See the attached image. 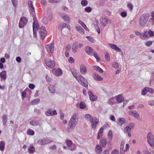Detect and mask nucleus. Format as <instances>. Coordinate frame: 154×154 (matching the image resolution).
<instances>
[{
	"label": "nucleus",
	"instance_id": "f8f14e48",
	"mask_svg": "<svg viewBox=\"0 0 154 154\" xmlns=\"http://www.w3.org/2000/svg\"><path fill=\"white\" fill-rule=\"evenodd\" d=\"M52 72L54 74L58 76H60L62 74V71L60 68L54 69L52 70Z\"/></svg>",
	"mask_w": 154,
	"mask_h": 154
},
{
	"label": "nucleus",
	"instance_id": "de8ad7c7",
	"mask_svg": "<svg viewBox=\"0 0 154 154\" xmlns=\"http://www.w3.org/2000/svg\"><path fill=\"white\" fill-rule=\"evenodd\" d=\"M112 133L111 131H109L108 134V138L110 140H111L112 138Z\"/></svg>",
	"mask_w": 154,
	"mask_h": 154
},
{
	"label": "nucleus",
	"instance_id": "37998d69",
	"mask_svg": "<svg viewBox=\"0 0 154 154\" xmlns=\"http://www.w3.org/2000/svg\"><path fill=\"white\" fill-rule=\"evenodd\" d=\"M79 106L80 108L82 109H84L85 107V105L83 102H81L79 105Z\"/></svg>",
	"mask_w": 154,
	"mask_h": 154
},
{
	"label": "nucleus",
	"instance_id": "4be33fe9",
	"mask_svg": "<svg viewBox=\"0 0 154 154\" xmlns=\"http://www.w3.org/2000/svg\"><path fill=\"white\" fill-rule=\"evenodd\" d=\"M80 72L82 74H85L87 73V71L86 68L85 66L82 65L80 66Z\"/></svg>",
	"mask_w": 154,
	"mask_h": 154
},
{
	"label": "nucleus",
	"instance_id": "cd10ccee",
	"mask_svg": "<svg viewBox=\"0 0 154 154\" xmlns=\"http://www.w3.org/2000/svg\"><path fill=\"white\" fill-rule=\"evenodd\" d=\"M85 118L88 121L90 122H91V120L93 118L91 116L90 114H86L85 116Z\"/></svg>",
	"mask_w": 154,
	"mask_h": 154
},
{
	"label": "nucleus",
	"instance_id": "5fc2aeb1",
	"mask_svg": "<svg viewBox=\"0 0 154 154\" xmlns=\"http://www.w3.org/2000/svg\"><path fill=\"white\" fill-rule=\"evenodd\" d=\"M125 142L124 141H122L120 145V149H124Z\"/></svg>",
	"mask_w": 154,
	"mask_h": 154
},
{
	"label": "nucleus",
	"instance_id": "a878e982",
	"mask_svg": "<svg viewBox=\"0 0 154 154\" xmlns=\"http://www.w3.org/2000/svg\"><path fill=\"white\" fill-rule=\"evenodd\" d=\"M28 4L30 10L32 12H35L34 8L32 5V2L31 1H29Z\"/></svg>",
	"mask_w": 154,
	"mask_h": 154
},
{
	"label": "nucleus",
	"instance_id": "58836bf2",
	"mask_svg": "<svg viewBox=\"0 0 154 154\" xmlns=\"http://www.w3.org/2000/svg\"><path fill=\"white\" fill-rule=\"evenodd\" d=\"M68 147L69 149L72 151L76 149V146L74 144H72L70 146H69Z\"/></svg>",
	"mask_w": 154,
	"mask_h": 154
},
{
	"label": "nucleus",
	"instance_id": "39448f33",
	"mask_svg": "<svg viewBox=\"0 0 154 154\" xmlns=\"http://www.w3.org/2000/svg\"><path fill=\"white\" fill-rule=\"evenodd\" d=\"M79 82L80 81V83L86 88H88V82L87 81L82 75H80L78 77Z\"/></svg>",
	"mask_w": 154,
	"mask_h": 154
},
{
	"label": "nucleus",
	"instance_id": "338daca9",
	"mask_svg": "<svg viewBox=\"0 0 154 154\" xmlns=\"http://www.w3.org/2000/svg\"><path fill=\"white\" fill-rule=\"evenodd\" d=\"M40 2L44 6H45L47 4V2L45 0H41Z\"/></svg>",
	"mask_w": 154,
	"mask_h": 154
},
{
	"label": "nucleus",
	"instance_id": "393cba45",
	"mask_svg": "<svg viewBox=\"0 0 154 154\" xmlns=\"http://www.w3.org/2000/svg\"><path fill=\"white\" fill-rule=\"evenodd\" d=\"M93 78L94 80L98 81H100L103 80V79L102 78L96 73H95L94 74Z\"/></svg>",
	"mask_w": 154,
	"mask_h": 154
},
{
	"label": "nucleus",
	"instance_id": "473e14b6",
	"mask_svg": "<svg viewBox=\"0 0 154 154\" xmlns=\"http://www.w3.org/2000/svg\"><path fill=\"white\" fill-rule=\"evenodd\" d=\"M5 143L4 141H2L0 142V149L3 151L4 149Z\"/></svg>",
	"mask_w": 154,
	"mask_h": 154
},
{
	"label": "nucleus",
	"instance_id": "c85d7f7f",
	"mask_svg": "<svg viewBox=\"0 0 154 154\" xmlns=\"http://www.w3.org/2000/svg\"><path fill=\"white\" fill-rule=\"evenodd\" d=\"M95 149L97 152L98 153H101L102 151V148L98 145H96Z\"/></svg>",
	"mask_w": 154,
	"mask_h": 154
},
{
	"label": "nucleus",
	"instance_id": "5701e85b",
	"mask_svg": "<svg viewBox=\"0 0 154 154\" xmlns=\"http://www.w3.org/2000/svg\"><path fill=\"white\" fill-rule=\"evenodd\" d=\"M32 17L33 21V29H34V28H35V26H37V24H38V23L36 16L34 14H32Z\"/></svg>",
	"mask_w": 154,
	"mask_h": 154
},
{
	"label": "nucleus",
	"instance_id": "c9c22d12",
	"mask_svg": "<svg viewBox=\"0 0 154 154\" xmlns=\"http://www.w3.org/2000/svg\"><path fill=\"white\" fill-rule=\"evenodd\" d=\"M45 115L47 116H52V110L51 109H49L45 113Z\"/></svg>",
	"mask_w": 154,
	"mask_h": 154
},
{
	"label": "nucleus",
	"instance_id": "4d7b16f0",
	"mask_svg": "<svg viewBox=\"0 0 154 154\" xmlns=\"http://www.w3.org/2000/svg\"><path fill=\"white\" fill-rule=\"evenodd\" d=\"M86 38H87V39L89 40V41H90L91 42H94V39L92 38V37H90V36H87L86 37Z\"/></svg>",
	"mask_w": 154,
	"mask_h": 154
},
{
	"label": "nucleus",
	"instance_id": "9d476101",
	"mask_svg": "<svg viewBox=\"0 0 154 154\" xmlns=\"http://www.w3.org/2000/svg\"><path fill=\"white\" fill-rule=\"evenodd\" d=\"M90 123H91L92 128L93 129L95 130L96 127L97 125L99 123L98 119L96 118L92 119Z\"/></svg>",
	"mask_w": 154,
	"mask_h": 154
},
{
	"label": "nucleus",
	"instance_id": "c03bdc74",
	"mask_svg": "<svg viewBox=\"0 0 154 154\" xmlns=\"http://www.w3.org/2000/svg\"><path fill=\"white\" fill-rule=\"evenodd\" d=\"M105 58L106 60L107 61H109L110 58L109 54L108 52H107L105 54Z\"/></svg>",
	"mask_w": 154,
	"mask_h": 154
},
{
	"label": "nucleus",
	"instance_id": "412c9836",
	"mask_svg": "<svg viewBox=\"0 0 154 154\" xmlns=\"http://www.w3.org/2000/svg\"><path fill=\"white\" fill-rule=\"evenodd\" d=\"M129 114L130 115L133 116L137 119H138L139 116L138 113L135 111H130L129 112Z\"/></svg>",
	"mask_w": 154,
	"mask_h": 154
},
{
	"label": "nucleus",
	"instance_id": "a18cd8bd",
	"mask_svg": "<svg viewBox=\"0 0 154 154\" xmlns=\"http://www.w3.org/2000/svg\"><path fill=\"white\" fill-rule=\"evenodd\" d=\"M43 23L45 24H47L48 23V18L45 17H44L42 19Z\"/></svg>",
	"mask_w": 154,
	"mask_h": 154
},
{
	"label": "nucleus",
	"instance_id": "e433bc0d",
	"mask_svg": "<svg viewBox=\"0 0 154 154\" xmlns=\"http://www.w3.org/2000/svg\"><path fill=\"white\" fill-rule=\"evenodd\" d=\"M35 148L33 146H31L28 149V151L30 153H33L35 151Z\"/></svg>",
	"mask_w": 154,
	"mask_h": 154
},
{
	"label": "nucleus",
	"instance_id": "0e129e2a",
	"mask_svg": "<svg viewBox=\"0 0 154 154\" xmlns=\"http://www.w3.org/2000/svg\"><path fill=\"white\" fill-rule=\"evenodd\" d=\"M68 61L69 62L71 63H73L74 62V59L72 57H70L69 58Z\"/></svg>",
	"mask_w": 154,
	"mask_h": 154
},
{
	"label": "nucleus",
	"instance_id": "b1692460",
	"mask_svg": "<svg viewBox=\"0 0 154 154\" xmlns=\"http://www.w3.org/2000/svg\"><path fill=\"white\" fill-rule=\"evenodd\" d=\"M103 127L101 128L99 130L98 133L97 139H99L102 136L103 134Z\"/></svg>",
	"mask_w": 154,
	"mask_h": 154
},
{
	"label": "nucleus",
	"instance_id": "4c0bfd02",
	"mask_svg": "<svg viewBox=\"0 0 154 154\" xmlns=\"http://www.w3.org/2000/svg\"><path fill=\"white\" fill-rule=\"evenodd\" d=\"M147 87H145L142 90L141 94L143 95H145L148 92L147 91Z\"/></svg>",
	"mask_w": 154,
	"mask_h": 154
},
{
	"label": "nucleus",
	"instance_id": "423d86ee",
	"mask_svg": "<svg viewBox=\"0 0 154 154\" xmlns=\"http://www.w3.org/2000/svg\"><path fill=\"white\" fill-rule=\"evenodd\" d=\"M52 141L48 138L40 139L37 141V143L41 145L48 144L51 143Z\"/></svg>",
	"mask_w": 154,
	"mask_h": 154
},
{
	"label": "nucleus",
	"instance_id": "2eb2a0df",
	"mask_svg": "<svg viewBox=\"0 0 154 154\" xmlns=\"http://www.w3.org/2000/svg\"><path fill=\"white\" fill-rule=\"evenodd\" d=\"M47 51L50 53H52L54 50V45L53 44H50L46 45V47Z\"/></svg>",
	"mask_w": 154,
	"mask_h": 154
},
{
	"label": "nucleus",
	"instance_id": "72a5a7b5",
	"mask_svg": "<svg viewBox=\"0 0 154 154\" xmlns=\"http://www.w3.org/2000/svg\"><path fill=\"white\" fill-rule=\"evenodd\" d=\"M54 88L55 87L53 85H51L49 86L48 87V88L49 91L51 93H53L55 91Z\"/></svg>",
	"mask_w": 154,
	"mask_h": 154
},
{
	"label": "nucleus",
	"instance_id": "bb28decb",
	"mask_svg": "<svg viewBox=\"0 0 154 154\" xmlns=\"http://www.w3.org/2000/svg\"><path fill=\"white\" fill-rule=\"evenodd\" d=\"M116 100L119 103H121L123 101L124 98L121 94H119L118 95L116 98Z\"/></svg>",
	"mask_w": 154,
	"mask_h": 154
},
{
	"label": "nucleus",
	"instance_id": "c756f323",
	"mask_svg": "<svg viewBox=\"0 0 154 154\" xmlns=\"http://www.w3.org/2000/svg\"><path fill=\"white\" fill-rule=\"evenodd\" d=\"M119 125L120 124V125L121 126L125 122V120L124 118H119L118 119Z\"/></svg>",
	"mask_w": 154,
	"mask_h": 154
},
{
	"label": "nucleus",
	"instance_id": "69168bd1",
	"mask_svg": "<svg viewBox=\"0 0 154 154\" xmlns=\"http://www.w3.org/2000/svg\"><path fill=\"white\" fill-rule=\"evenodd\" d=\"M78 23L80 24L83 27L84 26H85V24L84 23L80 20H79Z\"/></svg>",
	"mask_w": 154,
	"mask_h": 154
},
{
	"label": "nucleus",
	"instance_id": "ddd939ff",
	"mask_svg": "<svg viewBox=\"0 0 154 154\" xmlns=\"http://www.w3.org/2000/svg\"><path fill=\"white\" fill-rule=\"evenodd\" d=\"M60 16L66 22L68 23H69L70 22V20L69 16L66 15L65 13L60 14Z\"/></svg>",
	"mask_w": 154,
	"mask_h": 154
},
{
	"label": "nucleus",
	"instance_id": "6e6552de",
	"mask_svg": "<svg viewBox=\"0 0 154 154\" xmlns=\"http://www.w3.org/2000/svg\"><path fill=\"white\" fill-rule=\"evenodd\" d=\"M27 22V19L25 17H21L19 24L20 28H22L26 25Z\"/></svg>",
	"mask_w": 154,
	"mask_h": 154
},
{
	"label": "nucleus",
	"instance_id": "79ce46f5",
	"mask_svg": "<svg viewBox=\"0 0 154 154\" xmlns=\"http://www.w3.org/2000/svg\"><path fill=\"white\" fill-rule=\"evenodd\" d=\"M30 123L32 125L35 126L38 125L39 124L38 122L35 121H32L30 122Z\"/></svg>",
	"mask_w": 154,
	"mask_h": 154
},
{
	"label": "nucleus",
	"instance_id": "0eeeda50",
	"mask_svg": "<svg viewBox=\"0 0 154 154\" xmlns=\"http://www.w3.org/2000/svg\"><path fill=\"white\" fill-rule=\"evenodd\" d=\"M45 63L47 66L50 68H54L55 66V62L53 60H51L48 58L45 59Z\"/></svg>",
	"mask_w": 154,
	"mask_h": 154
},
{
	"label": "nucleus",
	"instance_id": "dca6fc26",
	"mask_svg": "<svg viewBox=\"0 0 154 154\" xmlns=\"http://www.w3.org/2000/svg\"><path fill=\"white\" fill-rule=\"evenodd\" d=\"M109 46L112 49L115 50L116 51L119 52H121V49L116 45L112 44H109Z\"/></svg>",
	"mask_w": 154,
	"mask_h": 154
},
{
	"label": "nucleus",
	"instance_id": "6e6d98bb",
	"mask_svg": "<svg viewBox=\"0 0 154 154\" xmlns=\"http://www.w3.org/2000/svg\"><path fill=\"white\" fill-rule=\"evenodd\" d=\"M147 91L151 94H153L154 92V90L151 88H149L148 87H147Z\"/></svg>",
	"mask_w": 154,
	"mask_h": 154
},
{
	"label": "nucleus",
	"instance_id": "680f3d73",
	"mask_svg": "<svg viewBox=\"0 0 154 154\" xmlns=\"http://www.w3.org/2000/svg\"><path fill=\"white\" fill-rule=\"evenodd\" d=\"M131 129L128 126H126L125 128L124 132L125 133H127L128 131H130Z\"/></svg>",
	"mask_w": 154,
	"mask_h": 154
},
{
	"label": "nucleus",
	"instance_id": "20e7f679",
	"mask_svg": "<svg viewBox=\"0 0 154 154\" xmlns=\"http://www.w3.org/2000/svg\"><path fill=\"white\" fill-rule=\"evenodd\" d=\"M147 139L148 142L151 146L152 147L154 146V138L152 134L150 132H149L147 135Z\"/></svg>",
	"mask_w": 154,
	"mask_h": 154
},
{
	"label": "nucleus",
	"instance_id": "a211bd4d",
	"mask_svg": "<svg viewBox=\"0 0 154 154\" xmlns=\"http://www.w3.org/2000/svg\"><path fill=\"white\" fill-rule=\"evenodd\" d=\"M108 20L104 17H102L100 19V23L103 26H105L107 23Z\"/></svg>",
	"mask_w": 154,
	"mask_h": 154
},
{
	"label": "nucleus",
	"instance_id": "a19ab883",
	"mask_svg": "<svg viewBox=\"0 0 154 154\" xmlns=\"http://www.w3.org/2000/svg\"><path fill=\"white\" fill-rule=\"evenodd\" d=\"M152 43L153 42L152 41H149L146 42L145 45L146 46L149 47L152 45Z\"/></svg>",
	"mask_w": 154,
	"mask_h": 154
},
{
	"label": "nucleus",
	"instance_id": "8fccbe9b",
	"mask_svg": "<svg viewBox=\"0 0 154 154\" xmlns=\"http://www.w3.org/2000/svg\"><path fill=\"white\" fill-rule=\"evenodd\" d=\"M27 134L30 135H33L34 134V132L31 129H29L27 131Z\"/></svg>",
	"mask_w": 154,
	"mask_h": 154
},
{
	"label": "nucleus",
	"instance_id": "3c124183",
	"mask_svg": "<svg viewBox=\"0 0 154 154\" xmlns=\"http://www.w3.org/2000/svg\"><path fill=\"white\" fill-rule=\"evenodd\" d=\"M128 7L129 9V10L130 11H132L133 8V5L131 3H129L128 5Z\"/></svg>",
	"mask_w": 154,
	"mask_h": 154
},
{
	"label": "nucleus",
	"instance_id": "052dcab7",
	"mask_svg": "<svg viewBox=\"0 0 154 154\" xmlns=\"http://www.w3.org/2000/svg\"><path fill=\"white\" fill-rule=\"evenodd\" d=\"M112 66L115 68H117L119 66L118 63L117 62H115V63L112 65Z\"/></svg>",
	"mask_w": 154,
	"mask_h": 154
},
{
	"label": "nucleus",
	"instance_id": "2f4dec72",
	"mask_svg": "<svg viewBox=\"0 0 154 154\" xmlns=\"http://www.w3.org/2000/svg\"><path fill=\"white\" fill-rule=\"evenodd\" d=\"M94 69L98 72L102 73L103 72V71L99 66H94Z\"/></svg>",
	"mask_w": 154,
	"mask_h": 154
},
{
	"label": "nucleus",
	"instance_id": "7ed1b4c3",
	"mask_svg": "<svg viewBox=\"0 0 154 154\" xmlns=\"http://www.w3.org/2000/svg\"><path fill=\"white\" fill-rule=\"evenodd\" d=\"M82 43H80L79 44L78 42H75L73 43L72 45V51L73 53H76L77 52L78 48H81L83 46Z\"/></svg>",
	"mask_w": 154,
	"mask_h": 154
},
{
	"label": "nucleus",
	"instance_id": "bf43d9fd",
	"mask_svg": "<svg viewBox=\"0 0 154 154\" xmlns=\"http://www.w3.org/2000/svg\"><path fill=\"white\" fill-rule=\"evenodd\" d=\"M11 2L13 5L16 7L17 5V2L16 0H11Z\"/></svg>",
	"mask_w": 154,
	"mask_h": 154
},
{
	"label": "nucleus",
	"instance_id": "4468645a",
	"mask_svg": "<svg viewBox=\"0 0 154 154\" xmlns=\"http://www.w3.org/2000/svg\"><path fill=\"white\" fill-rule=\"evenodd\" d=\"M88 94L89 96L90 100L91 101H94L97 100V97L96 95H94L91 91H88Z\"/></svg>",
	"mask_w": 154,
	"mask_h": 154
},
{
	"label": "nucleus",
	"instance_id": "09e8293b",
	"mask_svg": "<svg viewBox=\"0 0 154 154\" xmlns=\"http://www.w3.org/2000/svg\"><path fill=\"white\" fill-rule=\"evenodd\" d=\"M92 8L90 7H87L85 8V11L89 13L91 11Z\"/></svg>",
	"mask_w": 154,
	"mask_h": 154
},
{
	"label": "nucleus",
	"instance_id": "9b49d317",
	"mask_svg": "<svg viewBox=\"0 0 154 154\" xmlns=\"http://www.w3.org/2000/svg\"><path fill=\"white\" fill-rule=\"evenodd\" d=\"M85 51L88 54L91 56H92L94 52V50L89 46L85 47Z\"/></svg>",
	"mask_w": 154,
	"mask_h": 154
},
{
	"label": "nucleus",
	"instance_id": "13d9d810",
	"mask_svg": "<svg viewBox=\"0 0 154 154\" xmlns=\"http://www.w3.org/2000/svg\"><path fill=\"white\" fill-rule=\"evenodd\" d=\"M148 34L149 35V36L150 37H152L154 35V32L151 30H149L148 33Z\"/></svg>",
	"mask_w": 154,
	"mask_h": 154
},
{
	"label": "nucleus",
	"instance_id": "f704fd0d",
	"mask_svg": "<svg viewBox=\"0 0 154 154\" xmlns=\"http://www.w3.org/2000/svg\"><path fill=\"white\" fill-rule=\"evenodd\" d=\"M40 100L39 98H37L32 100L31 102L32 105H36L39 103L40 102Z\"/></svg>",
	"mask_w": 154,
	"mask_h": 154
},
{
	"label": "nucleus",
	"instance_id": "864d4df0",
	"mask_svg": "<svg viewBox=\"0 0 154 154\" xmlns=\"http://www.w3.org/2000/svg\"><path fill=\"white\" fill-rule=\"evenodd\" d=\"M120 15L122 17H125L127 16V12L125 11L122 12L120 14Z\"/></svg>",
	"mask_w": 154,
	"mask_h": 154
},
{
	"label": "nucleus",
	"instance_id": "f3484780",
	"mask_svg": "<svg viewBox=\"0 0 154 154\" xmlns=\"http://www.w3.org/2000/svg\"><path fill=\"white\" fill-rule=\"evenodd\" d=\"M107 143L106 140L105 138H102L100 142V146L103 147H105Z\"/></svg>",
	"mask_w": 154,
	"mask_h": 154
},
{
	"label": "nucleus",
	"instance_id": "aec40b11",
	"mask_svg": "<svg viewBox=\"0 0 154 154\" xmlns=\"http://www.w3.org/2000/svg\"><path fill=\"white\" fill-rule=\"evenodd\" d=\"M70 70L73 76L77 81H78V77L77 76V73L76 69L74 68L70 69Z\"/></svg>",
	"mask_w": 154,
	"mask_h": 154
},
{
	"label": "nucleus",
	"instance_id": "6ab92c4d",
	"mask_svg": "<svg viewBox=\"0 0 154 154\" xmlns=\"http://www.w3.org/2000/svg\"><path fill=\"white\" fill-rule=\"evenodd\" d=\"M0 76L1 79V81H2L3 80H5L7 78L6 73L5 71H3L0 73Z\"/></svg>",
	"mask_w": 154,
	"mask_h": 154
},
{
	"label": "nucleus",
	"instance_id": "e2e57ef3",
	"mask_svg": "<svg viewBox=\"0 0 154 154\" xmlns=\"http://www.w3.org/2000/svg\"><path fill=\"white\" fill-rule=\"evenodd\" d=\"M134 124L131 123L129 125L128 127L130 128V129H132L134 128Z\"/></svg>",
	"mask_w": 154,
	"mask_h": 154
},
{
	"label": "nucleus",
	"instance_id": "1a4fd4ad",
	"mask_svg": "<svg viewBox=\"0 0 154 154\" xmlns=\"http://www.w3.org/2000/svg\"><path fill=\"white\" fill-rule=\"evenodd\" d=\"M46 32L45 27L44 26H41L39 29V34L42 40L44 39L45 37Z\"/></svg>",
	"mask_w": 154,
	"mask_h": 154
},
{
	"label": "nucleus",
	"instance_id": "7c9ffc66",
	"mask_svg": "<svg viewBox=\"0 0 154 154\" xmlns=\"http://www.w3.org/2000/svg\"><path fill=\"white\" fill-rule=\"evenodd\" d=\"M7 115L6 114L3 115L2 116L3 124L4 126H5V125L7 122Z\"/></svg>",
	"mask_w": 154,
	"mask_h": 154
},
{
	"label": "nucleus",
	"instance_id": "774afa93",
	"mask_svg": "<svg viewBox=\"0 0 154 154\" xmlns=\"http://www.w3.org/2000/svg\"><path fill=\"white\" fill-rule=\"evenodd\" d=\"M111 154H119V152L117 150L115 149L112 152Z\"/></svg>",
	"mask_w": 154,
	"mask_h": 154
},
{
	"label": "nucleus",
	"instance_id": "603ef678",
	"mask_svg": "<svg viewBox=\"0 0 154 154\" xmlns=\"http://www.w3.org/2000/svg\"><path fill=\"white\" fill-rule=\"evenodd\" d=\"M81 4L83 6H86L88 5V2L86 0H84L82 1Z\"/></svg>",
	"mask_w": 154,
	"mask_h": 154
},
{
	"label": "nucleus",
	"instance_id": "f03ea898",
	"mask_svg": "<svg viewBox=\"0 0 154 154\" xmlns=\"http://www.w3.org/2000/svg\"><path fill=\"white\" fill-rule=\"evenodd\" d=\"M150 15L148 13H144L140 17L139 20L140 26L142 27L146 26L148 22Z\"/></svg>",
	"mask_w": 154,
	"mask_h": 154
},
{
	"label": "nucleus",
	"instance_id": "ea45409f",
	"mask_svg": "<svg viewBox=\"0 0 154 154\" xmlns=\"http://www.w3.org/2000/svg\"><path fill=\"white\" fill-rule=\"evenodd\" d=\"M93 55L96 59L97 62H99L100 60V58L98 57V54L94 52V54H93Z\"/></svg>",
	"mask_w": 154,
	"mask_h": 154
},
{
	"label": "nucleus",
	"instance_id": "f257e3e1",
	"mask_svg": "<svg viewBox=\"0 0 154 154\" xmlns=\"http://www.w3.org/2000/svg\"><path fill=\"white\" fill-rule=\"evenodd\" d=\"M79 117L78 114H74L71 117L69 121L67 127V131H72L75 127L76 123L78 121Z\"/></svg>",
	"mask_w": 154,
	"mask_h": 154
},
{
	"label": "nucleus",
	"instance_id": "49530a36",
	"mask_svg": "<svg viewBox=\"0 0 154 154\" xmlns=\"http://www.w3.org/2000/svg\"><path fill=\"white\" fill-rule=\"evenodd\" d=\"M66 142L68 147L73 144L71 140H66Z\"/></svg>",
	"mask_w": 154,
	"mask_h": 154
}]
</instances>
